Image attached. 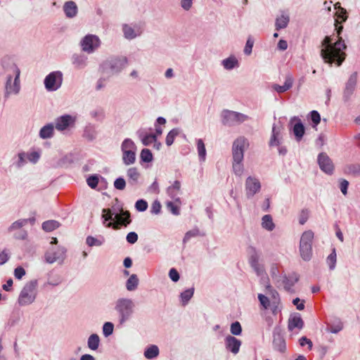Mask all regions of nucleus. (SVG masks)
Returning <instances> with one entry per match:
<instances>
[{"label": "nucleus", "instance_id": "nucleus-1", "mask_svg": "<svg viewBox=\"0 0 360 360\" xmlns=\"http://www.w3.org/2000/svg\"><path fill=\"white\" fill-rule=\"evenodd\" d=\"M338 24L335 23V30L339 37L338 40L333 43L330 37H326L322 41V49L321 50V56L324 62L329 64L335 63L337 66H340L345 60L346 54L344 51L347 48L344 40L340 37L343 26L338 25Z\"/></svg>", "mask_w": 360, "mask_h": 360}, {"label": "nucleus", "instance_id": "nucleus-2", "mask_svg": "<svg viewBox=\"0 0 360 360\" xmlns=\"http://www.w3.org/2000/svg\"><path fill=\"white\" fill-rule=\"evenodd\" d=\"M128 62L124 56H111L100 63L98 71L102 75L111 78L120 75L128 65Z\"/></svg>", "mask_w": 360, "mask_h": 360}, {"label": "nucleus", "instance_id": "nucleus-3", "mask_svg": "<svg viewBox=\"0 0 360 360\" xmlns=\"http://www.w3.org/2000/svg\"><path fill=\"white\" fill-rule=\"evenodd\" d=\"M135 302L131 298L120 297L115 302L114 309L117 312L120 326L131 320L135 312Z\"/></svg>", "mask_w": 360, "mask_h": 360}, {"label": "nucleus", "instance_id": "nucleus-4", "mask_svg": "<svg viewBox=\"0 0 360 360\" xmlns=\"http://www.w3.org/2000/svg\"><path fill=\"white\" fill-rule=\"evenodd\" d=\"M103 224L108 228L117 229V226H113L111 221H116L118 224L127 226L131 223L130 213L129 211H122L121 213H112L110 209L102 210Z\"/></svg>", "mask_w": 360, "mask_h": 360}, {"label": "nucleus", "instance_id": "nucleus-5", "mask_svg": "<svg viewBox=\"0 0 360 360\" xmlns=\"http://www.w3.org/2000/svg\"><path fill=\"white\" fill-rule=\"evenodd\" d=\"M37 285L38 281L36 279L31 280L25 284L18 298V303L20 307L30 305L35 301Z\"/></svg>", "mask_w": 360, "mask_h": 360}, {"label": "nucleus", "instance_id": "nucleus-6", "mask_svg": "<svg viewBox=\"0 0 360 360\" xmlns=\"http://www.w3.org/2000/svg\"><path fill=\"white\" fill-rule=\"evenodd\" d=\"M314 237V233L311 230L303 232L301 236L299 249L300 256L304 261H309L311 259Z\"/></svg>", "mask_w": 360, "mask_h": 360}, {"label": "nucleus", "instance_id": "nucleus-7", "mask_svg": "<svg viewBox=\"0 0 360 360\" xmlns=\"http://www.w3.org/2000/svg\"><path fill=\"white\" fill-rule=\"evenodd\" d=\"M79 46L83 52L92 54L101 47V40L96 34H88L81 39Z\"/></svg>", "mask_w": 360, "mask_h": 360}, {"label": "nucleus", "instance_id": "nucleus-8", "mask_svg": "<svg viewBox=\"0 0 360 360\" xmlns=\"http://www.w3.org/2000/svg\"><path fill=\"white\" fill-rule=\"evenodd\" d=\"M67 249L63 246L51 247L44 254V260L48 264H63L66 258Z\"/></svg>", "mask_w": 360, "mask_h": 360}, {"label": "nucleus", "instance_id": "nucleus-9", "mask_svg": "<svg viewBox=\"0 0 360 360\" xmlns=\"http://www.w3.org/2000/svg\"><path fill=\"white\" fill-rule=\"evenodd\" d=\"M221 122L224 125L235 126L248 120V116L236 111L224 110L221 114Z\"/></svg>", "mask_w": 360, "mask_h": 360}, {"label": "nucleus", "instance_id": "nucleus-10", "mask_svg": "<svg viewBox=\"0 0 360 360\" xmlns=\"http://www.w3.org/2000/svg\"><path fill=\"white\" fill-rule=\"evenodd\" d=\"M121 30L123 37L128 41L140 37L144 31L143 26L136 22L123 23L121 25Z\"/></svg>", "mask_w": 360, "mask_h": 360}, {"label": "nucleus", "instance_id": "nucleus-11", "mask_svg": "<svg viewBox=\"0 0 360 360\" xmlns=\"http://www.w3.org/2000/svg\"><path fill=\"white\" fill-rule=\"evenodd\" d=\"M63 73L57 70L50 72L44 80V84L47 91H56L59 89L63 84Z\"/></svg>", "mask_w": 360, "mask_h": 360}, {"label": "nucleus", "instance_id": "nucleus-12", "mask_svg": "<svg viewBox=\"0 0 360 360\" xmlns=\"http://www.w3.org/2000/svg\"><path fill=\"white\" fill-rule=\"evenodd\" d=\"M20 75H7L4 85V97L8 99L11 95H18L20 91Z\"/></svg>", "mask_w": 360, "mask_h": 360}, {"label": "nucleus", "instance_id": "nucleus-13", "mask_svg": "<svg viewBox=\"0 0 360 360\" xmlns=\"http://www.w3.org/2000/svg\"><path fill=\"white\" fill-rule=\"evenodd\" d=\"M248 147L249 141L245 136L238 137L232 144V159L244 160V153Z\"/></svg>", "mask_w": 360, "mask_h": 360}, {"label": "nucleus", "instance_id": "nucleus-14", "mask_svg": "<svg viewBox=\"0 0 360 360\" xmlns=\"http://www.w3.org/2000/svg\"><path fill=\"white\" fill-rule=\"evenodd\" d=\"M1 65L4 72L7 75H20V70L15 63V58L5 56L1 60Z\"/></svg>", "mask_w": 360, "mask_h": 360}, {"label": "nucleus", "instance_id": "nucleus-15", "mask_svg": "<svg viewBox=\"0 0 360 360\" xmlns=\"http://www.w3.org/2000/svg\"><path fill=\"white\" fill-rule=\"evenodd\" d=\"M75 122L76 117L66 114L56 118L54 126L58 131H63L73 127Z\"/></svg>", "mask_w": 360, "mask_h": 360}, {"label": "nucleus", "instance_id": "nucleus-16", "mask_svg": "<svg viewBox=\"0 0 360 360\" xmlns=\"http://www.w3.org/2000/svg\"><path fill=\"white\" fill-rule=\"evenodd\" d=\"M317 162L322 172L329 175L333 173L334 165L332 160L326 153L319 154Z\"/></svg>", "mask_w": 360, "mask_h": 360}, {"label": "nucleus", "instance_id": "nucleus-17", "mask_svg": "<svg viewBox=\"0 0 360 360\" xmlns=\"http://www.w3.org/2000/svg\"><path fill=\"white\" fill-rule=\"evenodd\" d=\"M261 189V184L258 179L248 176L245 181V192L248 198L253 197Z\"/></svg>", "mask_w": 360, "mask_h": 360}, {"label": "nucleus", "instance_id": "nucleus-18", "mask_svg": "<svg viewBox=\"0 0 360 360\" xmlns=\"http://www.w3.org/2000/svg\"><path fill=\"white\" fill-rule=\"evenodd\" d=\"M283 130V124L278 122L275 123L272 127L271 136L269 141L270 146H278L282 143Z\"/></svg>", "mask_w": 360, "mask_h": 360}, {"label": "nucleus", "instance_id": "nucleus-19", "mask_svg": "<svg viewBox=\"0 0 360 360\" xmlns=\"http://www.w3.org/2000/svg\"><path fill=\"white\" fill-rule=\"evenodd\" d=\"M71 63L77 70H82L88 66V57L83 53H75L72 55Z\"/></svg>", "mask_w": 360, "mask_h": 360}, {"label": "nucleus", "instance_id": "nucleus-20", "mask_svg": "<svg viewBox=\"0 0 360 360\" xmlns=\"http://www.w3.org/2000/svg\"><path fill=\"white\" fill-rule=\"evenodd\" d=\"M357 82V73H352L347 80L343 93V98L345 101H348L351 96L353 94Z\"/></svg>", "mask_w": 360, "mask_h": 360}, {"label": "nucleus", "instance_id": "nucleus-21", "mask_svg": "<svg viewBox=\"0 0 360 360\" xmlns=\"http://www.w3.org/2000/svg\"><path fill=\"white\" fill-rule=\"evenodd\" d=\"M136 136L141 140L143 146H148L155 143L157 136L154 134L149 133L147 129L141 128L136 132Z\"/></svg>", "mask_w": 360, "mask_h": 360}, {"label": "nucleus", "instance_id": "nucleus-22", "mask_svg": "<svg viewBox=\"0 0 360 360\" xmlns=\"http://www.w3.org/2000/svg\"><path fill=\"white\" fill-rule=\"evenodd\" d=\"M273 345L275 349L284 352L286 349L285 342L281 334L279 328H274L273 332Z\"/></svg>", "mask_w": 360, "mask_h": 360}, {"label": "nucleus", "instance_id": "nucleus-23", "mask_svg": "<svg viewBox=\"0 0 360 360\" xmlns=\"http://www.w3.org/2000/svg\"><path fill=\"white\" fill-rule=\"evenodd\" d=\"M295 121L297 122L292 127V131L295 136V139L297 141H300L304 134L305 129L300 119L297 117H292L290 120V123L292 124Z\"/></svg>", "mask_w": 360, "mask_h": 360}, {"label": "nucleus", "instance_id": "nucleus-24", "mask_svg": "<svg viewBox=\"0 0 360 360\" xmlns=\"http://www.w3.org/2000/svg\"><path fill=\"white\" fill-rule=\"evenodd\" d=\"M241 341L236 338L228 335L225 338V346L227 350L233 354H237L239 352Z\"/></svg>", "mask_w": 360, "mask_h": 360}, {"label": "nucleus", "instance_id": "nucleus-25", "mask_svg": "<svg viewBox=\"0 0 360 360\" xmlns=\"http://www.w3.org/2000/svg\"><path fill=\"white\" fill-rule=\"evenodd\" d=\"M63 11L67 18H74L77 15L78 7L77 4L73 1H65L63 6Z\"/></svg>", "mask_w": 360, "mask_h": 360}, {"label": "nucleus", "instance_id": "nucleus-26", "mask_svg": "<svg viewBox=\"0 0 360 360\" xmlns=\"http://www.w3.org/2000/svg\"><path fill=\"white\" fill-rule=\"evenodd\" d=\"M304 327V321L299 314L290 316L288 319V328L292 331L295 329L300 330Z\"/></svg>", "mask_w": 360, "mask_h": 360}, {"label": "nucleus", "instance_id": "nucleus-27", "mask_svg": "<svg viewBox=\"0 0 360 360\" xmlns=\"http://www.w3.org/2000/svg\"><path fill=\"white\" fill-rule=\"evenodd\" d=\"M181 188V182L176 180L172 185L167 188V194L175 202L181 203L180 198L179 197Z\"/></svg>", "mask_w": 360, "mask_h": 360}, {"label": "nucleus", "instance_id": "nucleus-28", "mask_svg": "<svg viewBox=\"0 0 360 360\" xmlns=\"http://www.w3.org/2000/svg\"><path fill=\"white\" fill-rule=\"evenodd\" d=\"M91 118L96 122H103L106 118L105 110L103 107L97 106L89 112Z\"/></svg>", "mask_w": 360, "mask_h": 360}, {"label": "nucleus", "instance_id": "nucleus-29", "mask_svg": "<svg viewBox=\"0 0 360 360\" xmlns=\"http://www.w3.org/2000/svg\"><path fill=\"white\" fill-rule=\"evenodd\" d=\"M140 176V172L136 167H130L127 171V177L129 185H136L139 182Z\"/></svg>", "mask_w": 360, "mask_h": 360}, {"label": "nucleus", "instance_id": "nucleus-30", "mask_svg": "<svg viewBox=\"0 0 360 360\" xmlns=\"http://www.w3.org/2000/svg\"><path fill=\"white\" fill-rule=\"evenodd\" d=\"M54 124L49 123L39 130V136L42 139H51L54 136Z\"/></svg>", "mask_w": 360, "mask_h": 360}, {"label": "nucleus", "instance_id": "nucleus-31", "mask_svg": "<svg viewBox=\"0 0 360 360\" xmlns=\"http://www.w3.org/2000/svg\"><path fill=\"white\" fill-rule=\"evenodd\" d=\"M293 84V78L290 75H288L285 78L284 84L281 86L276 84L272 85V89L278 93H283L289 90Z\"/></svg>", "mask_w": 360, "mask_h": 360}, {"label": "nucleus", "instance_id": "nucleus-32", "mask_svg": "<svg viewBox=\"0 0 360 360\" xmlns=\"http://www.w3.org/2000/svg\"><path fill=\"white\" fill-rule=\"evenodd\" d=\"M98 132L96 126L93 124L89 123L84 129L83 136L89 140L93 141L97 137Z\"/></svg>", "mask_w": 360, "mask_h": 360}, {"label": "nucleus", "instance_id": "nucleus-33", "mask_svg": "<svg viewBox=\"0 0 360 360\" xmlns=\"http://www.w3.org/2000/svg\"><path fill=\"white\" fill-rule=\"evenodd\" d=\"M221 65L226 70H231L239 66V62L236 56H230L221 62Z\"/></svg>", "mask_w": 360, "mask_h": 360}, {"label": "nucleus", "instance_id": "nucleus-34", "mask_svg": "<svg viewBox=\"0 0 360 360\" xmlns=\"http://www.w3.org/2000/svg\"><path fill=\"white\" fill-rule=\"evenodd\" d=\"M105 242V240L103 236H98L97 237L89 236L86 238V244L89 247H100L103 245Z\"/></svg>", "mask_w": 360, "mask_h": 360}, {"label": "nucleus", "instance_id": "nucleus-35", "mask_svg": "<svg viewBox=\"0 0 360 360\" xmlns=\"http://www.w3.org/2000/svg\"><path fill=\"white\" fill-rule=\"evenodd\" d=\"M244 169L243 160L232 159V170L236 176H241Z\"/></svg>", "mask_w": 360, "mask_h": 360}, {"label": "nucleus", "instance_id": "nucleus-36", "mask_svg": "<svg viewBox=\"0 0 360 360\" xmlns=\"http://www.w3.org/2000/svg\"><path fill=\"white\" fill-rule=\"evenodd\" d=\"M261 225L264 229L268 231H271L275 228L272 217L270 214H265L262 217Z\"/></svg>", "mask_w": 360, "mask_h": 360}, {"label": "nucleus", "instance_id": "nucleus-37", "mask_svg": "<svg viewBox=\"0 0 360 360\" xmlns=\"http://www.w3.org/2000/svg\"><path fill=\"white\" fill-rule=\"evenodd\" d=\"M159 352L158 347L155 345H151L146 348L144 356L148 359H153L158 356Z\"/></svg>", "mask_w": 360, "mask_h": 360}, {"label": "nucleus", "instance_id": "nucleus-38", "mask_svg": "<svg viewBox=\"0 0 360 360\" xmlns=\"http://www.w3.org/2000/svg\"><path fill=\"white\" fill-rule=\"evenodd\" d=\"M27 223H28L27 219H18L10 225V226L8 228V232L9 233H12L13 232L19 231V230L22 229V228L23 226L27 225Z\"/></svg>", "mask_w": 360, "mask_h": 360}, {"label": "nucleus", "instance_id": "nucleus-39", "mask_svg": "<svg viewBox=\"0 0 360 360\" xmlns=\"http://www.w3.org/2000/svg\"><path fill=\"white\" fill-rule=\"evenodd\" d=\"M60 224L56 220H47L42 223L41 228L46 232H51L59 228Z\"/></svg>", "mask_w": 360, "mask_h": 360}, {"label": "nucleus", "instance_id": "nucleus-40", "mask_svg": "<svg viewBox=\"0 0 360 360\" xmlns=\"http://www.w3.org/2000/svg\"><path fill=\"white\" fill-rule=\"evenodd\" d=\"M196 144L199 160L201 162H204L207 155L204 141L201 139H196Z\"/></svg>", "mask_w": 360, "mask_h": 360}, {"label": "nucleus", "instance_id": "nucleus-41", "mask_svg": "<svg viewBox=\"0 0 360 360\" xmlns=\"http://www.w3.org/2000/svg\"><path fill=\"white\" fill-rule=\"evenodd\" d=\"M298 281V277L296 274H292L289 276H284L283 283L284 285V288L287 291H290L292 288V287L295 285L296 282Z\"/></svg>", "mask_w": 360, "mask_h": 360}, {"label": "nucleus", "instance_id": "nucleus-42", "mask_svg": "<svg viewBox=\"0 0 360 360\" xmlns=\"http://www.w3.org/2000/svg\"><path fill=\"white\" fill-rule=\"evenodd\" d=\"M289 16L282 14L281 16L276 19L275 27L276 30L284 29L288 26L289 22Z\"/></svg>", "mask_w": 360, "mask_h": 360}, {"label": "nucleus", "instance_id": "nucleus-43", "mask_svg": "<svg viewBox=\"0 0 360 360\" xmlns=\"http://www.w3.org/2000/svg\"><path fill=\"white\" fill-rule=\"evenodd\" d=\"M122 161L125 165H130L136 161V151L122 152Z\"/></svg>", "mask_w": 360, "mask_h": 360}, {"label": "nucleus", "instance_id": "nucleus-44", "mask_svg": "<svg viewBox=\"0 0 360 360\" xmlns=\"http://www.w3.org/2000/svg\"><path fill=\"white\" fill-rule=\"evenodd\" d=\"M194 294V288H188L180 294V300L183 306H186Z\"/></svg>", "mask_w": 360, "mask_h": 360}, {"label": "nucleus", "instance_id": "nucleus-45", "mask_svg": "<svg viewBox=\"0 0 360 360\" xmlns=\"http://www.w3.org/2000/svg\"><path fill=\"white\" fill-rule=\"evenodd\" d=\"M139 285V278L136 274L129 276L126 282V288L129 291L135 290Z\"/></svg>", "mask_w": 360, "mask_h": 360}, {"label": "nucleus", "instance_id": "nucleus-46", "mask_svg": "<svg viewBox=\"0 0 360 360\" xmlns=\"http://www.w3.org/2000/svg\"><path fill=\"white\" fill-rule=\"evenodd\" d=\"M61 283H62V278L59 275L48 274L47 281L44 284V287H46L48 285L57 286V285H60Z\"/></svg>", "mask_w": 360, "mask_h": 360}, {"label": "nucleus", "instance_id": "nucleus-47", "mask_svg": "<svg viewBox=\"0 0 360 360\" xmlns=\"http://www.w3.org/2000/svg\"><path fill=\"white\" fill-rule=\"evenodd\" d=\"M100 343V338L97 334H91L87 340V345L91 350H96L98 348Z\"/></svg>", "mask_w": 360, "mask_h": 360}, {"label": "nucleus", "instance_id": "nucleus-48", "mask_svg": "<svg viewBox=\"0 0 360 360\" xmlns=\"http://www.w3.org/2000/svg\"><path fill=\"white\" fill-rule=\"evenodd\" d=\"M249 254H250L249 263L250 264V266H255L256 264H259V255L257 252L255 248L250 247L249 248Z\"/></svg>", "mask_w": 360, "mask_h": 360}, {"label": "nucleus", "instance_id": "nucleus-49", "mask_svg": "<svg viewBox=\"0 0 360 360\" xmlns=\"http://www.w3.org/2000/svg\"><path fill=\"white\" fill-rule=\"evenodd\" d=\"M266 294L270 296L271 302L272 304L280 303V297L278 292L273 289L271 285L266 286Z\"/></svg>", "mask_w": 360, "mask_h": 360}, {"label": "nucleus", "instance_id": "nucleus-50", "mask_svg": "<svg viewBox=\"0 0 360 360\" xmlns=\"http://www.w3.org/2000/svg\"><path fill=\"white\" fill-rule=\"evenodd\" d=\"M122 152L124 151H136V146L134 142L130 139H125L122 143Z\"/></svg>", "mask_w": 360, "mask_h": 360}, {"label": "nucleus", "instance_id": "nucleus-51", "mask_svg": "<svg viewBox=\"0 0 360 360\" xmlns=\"http://www.w3.org/2000/svg\"><path fill=\"white\" fill-rule=\"evenodd\" d=\"M27 161L36 164L41 157V150H32L26 153Z\"/></svg>", "mask_w": 360, "mask_h": 360}, {"label": "nucleus", "instance_id": "nucleus-52", "mask_svg": "<svg viewBox=\"0 0 360 360\" xmlns=\"http://www.w3.org/2000/svg\"><path fill=\"white\" fill-rule=\"evenodd\" d=\"M337 262V255L335 248L332 250L331 253L328 256L326 259L327 264L328 265L330 270H333L335 268Z\"/></svg>", "mask_w": 360, "mask_h": 360}, {"label": "nucleus", "instance_id": "nucleus-53", "mask_svg": "<svg viewBox=\"0 0 360 360\" xmlns=\"http://www.w3.org/2000/svg\"><path fill=\"white\" fill-rule=\"evenodd\" d=\"M179 133L180 129L178 128H174L172 129L166 136V144L169 146H171L174 143L175 137L177 136L179 134Z\"/></svg>", "mask_w": 360, "mask_h": 360}, {"label": "nucleus", "instance_id": "nucleus-54", "mask_svg": "<svg viewBox=\"0 0 360 360\" xmlns=\"http://www.w3.org/2000/svg\"><path fill=\"white\" fill-rule=\"evenodd\" d=\"M343 328L342 323L338 320L336 323H330L327 327V330L331 333L336 334L341 331Z\"/></svg>", "mask_w": 360, "mask_h": 360}, {"label": "nucleus", "instance_id": "nucleus-55", "mask_svg": "<svg viewBox=\"0 0 360 360\" xmlns=\"http://www.w3.org/2000/svg\"><path fill=\"white\" fill-rule=\"evenodd\" d=\"M114 331V324L112 322H105L102 327V332L105 338L111 335Z\"/></svg>", "mask_w": 360, "mask_h": 360}, {"label": "nucleus", "instance_id": "nucleus-56", "mask_svg": "<svg viewBox=\"0 0 360 360\" xmlns=\"http://www.w3.org/2000/svg\"><path fill=\"white\" fill-rule=\"evenodd\" d=\"M200 235V231L198 228H194L185 233L183 238V243L185 244L188 243L192 238L197 237Z\"/></svg>", "mask_w": 360, "mask_h": 360}, {"label": "nucleus", "instance_id": "nucleus-57", "mask_svg": "<svg viewBox=\"0 0 360 360\" xmlns=\"http://www.w3.org/2000/svg\"><path fill=\"white\" fill-rule=\"evenodd\" d=\"M140 158L143 162H150L153 160V154L148 148H143L140 154Z\"/></svg>", "mask_w": 360, "mask_h": 360}, {"label": "nucleus", "instance_id": "nucleus-58", "mask_svg": "<svg viewBox=\"0 0 360 360\" xmlns=\"http://www.w3.org/2000/svg\"><path fill=\"white\" fill-rule=\"evenodd\" d=\"M27 162L26 153L21 152L18 154V160L15 162V165L18 168L24 167Z\"/></svg>", "mask_w": 360, "mask_h": 360}, {"label": "nucleus", "instance_id": "nucleus-59", "mask_svg": "<svg viewBox=\"0 0 360 360\" xmlns=\"http://www.w3.org/2000/svg\"><path fill=\"white\" fill-rule=\"evenodd\" d=\"M345 172L354 176L360 175V165L352 164L347 166L345 168Z\"/></svg>", "mask_w": 360, "mask_h": 360}, {"label": "nucleus", "instance_id": "nucleus-60", "mask_svg": "<svg viewBox=\"0 0 360 360\" xmlns=\"http://www.w3.org/2000/svg\"><path fill=\"white\" fill-rule=\"evenodd\" d=\"M337 19L335 20L336 23H342L345 22L347 19V11L344 8L340 7V11L336 12Z\"/></svg>", "mask_w": 360, "mask_h": 360}, {"label": "nucleus", "instance_id": "nucleus-61", "mask_svg": "<svg viewBox=\"0 0 360 360\" xmlns=\"http://www.w3.org/2000/svg\"><path fill=\"white\" fill-rule=\"evenodd\" d=\"M100 176L98 174H93L86 179L88 186L91 188H96L98 186Z\"/></svg>", "mask_w": 360, "mask_h": 360}, {"label": "nucleus", "instance_id": "nucleus-62", "mask_svg": "<svg viewBox=\"0 0 360 360\" xmlns=\"http://www.w3.org/2000/svg\"><path fill=\"white\" fill-rule=\"evenodd\" d=\"M110 78H108L105 76L101 77L96 83L95 89L96 91H101L103 89L107 84V82Z\"/></svg>", "mask_w": 360, "mask_h": 360}, {"label": "nucleus", "instance_id": "nucleus-63", "mask_svg": "<svg viewBox=\"0 0 360 360\" xmlns=\"http://www.w3.org/2000/svg\"><path fill=\"white\" fill-rule=\"evenodd\" d=\"M230 331L233 335H240L242 333V327L238 321H235L231 323Z\"/></svg>", "mask_w": 360, "mask_h": 360}, {"label": "nucleus", "instance_id": "nucleus-64", "mask_svg": "<svg viewBox=\"0 0 360 360\" xmlns=\"http://www.w3.org/2000/svg\"><path fill=\"white\" fill-rule=\"evenodd\" d=\"M318 357L319 359H323L326 357V354L329 352V348L325 345H319L316 348Z\"/></svg>", "mask_w": 360, "mask_h": 360}]
</instances>
